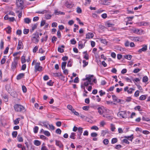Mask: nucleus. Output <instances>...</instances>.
Listing matches in <instances>:
<instances>
[{
  "mask_svg": "<svg viewBox=\"0 0 150 150\" xmlns=\"http://www.w3.org/2000/svg\"><path fill=\"white\" fill-rule=\"evenodd\" d=\"M94 76L93 75H86V78L85 79H83V80H86L87 81L83 83H82L81 85V88H83V86L85 88L86 86H87L89 84L92 85V83L91 82L92 80V78H93Z\"/></svg>",
  "mask_w": 150,
  "mask_h": 150,
  "instance_id": "obj_1",
  "label": "nucleus"
},
{
  "mask_svg": "<svg viewBox=\"0 0 150 150\" xmlns=\"http://www.w3.org/2000/svg\"><path fill=\"white\" fill-rule=\"evenodd\" d=\"M98 112L100 115L106 114L108 110L103 106H99L98 108Z\"/></svg>",
  "mask_w": 150,
  "mask_h": 150,
  "instance_id": "obj_2",
  "label": "nucleus"
},
{
  "mask_svg": "<svg viewBox=\"0 0 150 150\" xmlns=\"http://www.w3.org/2000/svg\"><path fill=\"white\" fill-rule=\"evenodd\" d=\"M39 38V34L37 33H34L32 36V40L35 43H37L38 42Z\"/></svg>",
  "mask_w": 150,
  "mask_h": 150,
  "instance_id": "obj_3",
  "label": "nucleus"
},
{
  "mask_svg": "<svg viewBox=\"0 0 150 150\" xmlns=\"http://www.w3.org/2000/svg\"><path fill=\"white\" fill-rule=\"evenodd\" d=\"M18 57H15L14 58L13 61L12 63L11 69L13 71L14 70L18 65Z\"/></svg>",
  "mask_w": 150,
  "mask_h": 150,
  "instance_id": "obj_4",
  "label": "nucleus"
},
{
  "mask_svg": "<svg viewBox=\"0 0 150 150\" xmlns=\"http://www.w3.org/2000/svg\"><path fill=\"white\" fill-rule=\"evenodd\" d=\"M14 108L15 110L17 112H21L23 110L25 109L24 107L23 106L18 104L14 105Z\"/></svg>",
  "mask_w": 150,
  "mask_h": 150,
  "instance_id": "obj_5",
  "label": "nucleus"
},
{
  "mask_svg": "<svg viewBox=\"0 0 150 150\" xmlns=\"http://www.w3.org/2000/svg\"><path fill=\"white\" fill-rule=\"evenodd\" d=\"M133 135L132 134L130 136H125V138L127 139H124L122 140V142L124 143L127 144H129V142L128 141L127 139L129 140L132 141L133 139Z\"/></svg>",
  "mask_w": 150,
  "mask_h": 150,
  "instance_id": "obj_6",
  "label": "nucleus"
},
{
  "mask_svg": "<svg viewBox=\"0 0 150 150\" xmlns=\"http://www.w3.org/2000/svg\"><path fill=\"white\" fill-rule=\"evenodd\" d=\"M40 63L37 62L35 64V71H42V67L40 66Z\"/></svg>",
  "mask_w": 150,
  "mask_h": 150,
  "instance_id": "obj_7",
  "label": "nucleus"
},
{
  "mask_svg": "<svg viewBox=\"0 0 150 150\" xmlns=\"http://www.w3.org/2000/svg\"><path fill=\"white\" fill-rule=\"evenodd\" d=\"M117 115L119 117L123 118H125L127 117L126 112L125 111L119 112L117 114Z\"/></svg>",
  "mask_w": 150,
  "mask_h": 150,
  "instance_id": "obj_8",
  "label": "nucleus"
},
{
  "mask_svg": "<svg viewBox=\"0 0 150 150\" xmlns=\"http://www.w3.org/2000/svg\"><path fill=\"white\" fill-rule=\"evenodd\" d=\"M16 5L18 7H22L23 6L24 2L23 0H16Z\"/></svg>",
  "mask_w": 150,
  "mask_h": 150,
  "instance_id": "obj_9",
  "label": "nucleus"
},
{
  "mask_svg": "<svg viewBox=\"0 0 150 150\" xmlns=\"http://www.w3.org/2000/svg\"><path fill=\"white\" fill-rule=\"evenodd\" d=\"M124 90L125 91H127L128 93L131 94L133 91H134V89L132 88H129L128 86H126L124 88Z\"/></svg>",
  "mask_w": 150,
  "mask_h": 150,
  "instance_id": "obj_10",
  "label": "nucleus"
},
{
  "mask_svg": "<svg viewBox=\"0 0 150 150\" xmlns=\"http://www.w3.org/2000/svg\"><path fill=\"white\" fill-rule=\"evenodd\" d=\"M65 6L68 8H71L74 6V4L71 2H69L68 1H66L65 3Z\"/></svg>",
  "mask_w": 150,
  "mask_h": 150,
  "instance_id": "obj_11",
  "label": "nucleus"
},
{
  "mask_svg": "<svg viewBox=\"0 0 150 150\" xmlns=\"http://www.w3.org/2000/svg\"><path fill=\"white\" fill-rule=\"evenodd\" d=\"M56 145L62 149H63V145L62 142L60 141L56 140L55 141Z\"/></svg>",
  "mask_w": 150,
  "mask_h": 150,
  "instance_id": "obj_12",
  "label": "nucleus"
},
{
  "mask_svg": "<svg viewBox=\"0 0 150 150\" xmlns=\"http://www.w3.org/2000/svg\"><path fill=\"white\" fill-rule=\"evenodd\" d=\"M23 44L21 41L19 40L18 42V45L17 47V49L18 50H19L21 49H23Z\"/></svg>",
  "mask_w": 150,
  "mask_h": 150,
  "instance_id": "obj_13",
  "label": "nucleus"
},
{
  "mask_svg": "<svg viewBox=\"0 0 150 150\" xmlns=\"http://www.w3.org/2000/svg\"><path fill=\"white\" fill-rule=\"evenodd\" d=\"M86 39H90L93 38L94 36L93 34L91 33H87L86 35Z\"/></svg>",
  "mask_w": 150,
  "mask_h": 150,
  "instance_id": "obj_14",
  "label": "nucleus"
},
{
  "mask_svg": "<svg viewBox=\"0 0 150 150\" xmlns=\"http://www.w3.org/2000/svg\"><path fill=\"white\" fill-rule=\"evenodd\" d=\"M64 45H62L61 46L59 47L58 48V51L60 53H62L64 52V49L62 48H64Z\"/></svg>",
  "mask_w": 150,
  "mask_h": 150,
  "instance_id": "obj_15",
  "label": "nucleus"
},
{
  "mask_svg": "<svg viewBox=\"0 0 150 150\" xmlns=\"http://www.w3.org/2000/svg\"><path fill=\"white\" fill-rule=\"evenodd\" d=\"M25 75L24 73H20L17 76V79L20 80L23 78Z\"/></svg>",
  "mask_w": 150,
  "mask_h": 150,
  "instance_id": "obj_16",
  "label": "nucleus"
},
{
  "mask_svg": "<svg viewBox=\"0 0 150 150\" xmlns=\"http://www.w3.org/2000/svg\"><path fill=\"white\" fill-rule=\"evenodd\" d=\"M6 30V33L8 34L10 33L11 32V28L9 26H8L5 29Z\"/></svg>",
  "mask_w": 150,
  "mask_h": 150,
  "instance_id": "obj_17",
  "label": "nucleus"
},
{
  "mask_svg": "<svg viewBox=\"0 0 150 150\" xmlns=\"http://www.w3.org/2000/svg\"><path fill=\"white\" fill-rule=\"evenodd\" d=\"M31 21V19H30L29 18H26L24 19V22L26 24H29L30 23Z\"/></svg>",
  "mask_w": 150,
  "mask_h": 150,
  "instance_id": "obj_18",
  "label": "nucleus"
},
{
  "mask_svg": "<svg viewBox=\"0 0 150 150\" xmlns=\"http://www.w3.org/2000/svg\"><path fill=\"white\" fill-rule=\"evenodd\" d=\"M76 135V134L74 132H72L71 133V135L70 136V138L71 139H75V136Z\"/></svg>",
  "mask_w": 150,
  "mask_h": 150,
  "instance_id": "obj_19",
  "label": "nucleus"
},
{
  "mask_svg": "<svg viewBox=\"0 0 150 150\" xmlns=\"http://www.w3.org/2000/svg\"><path fill=\"white\" fill-rule=\"evenodd\" d=\"M54 13L56 15H58L59 14H64V12L59 11L57 10H54Z\"/></svg>",
  "mask_w": 150,
  "mask_h": 150,
  "instance_id": "obj_20",
  "label": "nucleus"
},
{
  "mask_svg": "<svg viewBox=\"0 0 150 150\" xmlns=\"http://www.w3.org/2000/svg\"><path fill=\"white\" fill-rule=\"evenodd\" d=\"M83 53L84 54L83 58L86 60L88 59H89L88 54H87V51L84 52Z\"/></svg>",
  "mask_w": 150,
  "mask_h": 150,
  "instance_id": "obj_21",
  "label": "nucleus"
},
{
  "mask_svg": "<svg viewBox=\"0 0 150 150\" xmlns=\"http://www.w3.org/2000/svg\"><path fill=\"white\" fill-rule=\"evenodd\" d=\"M34 144L37 146H39L41 144L40 142L38 140H35L34 142Z\"/></svg>",
  "mask_w": 150,
  "mask_h": 150,
  "instance_id": "obj_22",
  "label": "nucleus"
},
{
  "mask_svg": "<svg viewBox=\"0 0 150 150\" xmlns=\"http://www.w3.org/2000/svg\"><path fill=\"white\" fill-rule=\"evenodd\" d=\"M100 41L102 43L104 44H106L107 43V42L106 40L105 39H103V38H99Z\"/></svg>",
  "mask_w": 150,
  "mask_h": 150,
  "instance_id": "obj_23",
  "label": "nucleus"
},
{
  "mask_svg": "<svg viewBox=\"0 0 150 150\" xmlns=\"http://www.w3.org/2000/svg\"><path fill=\"white\" fill-rule=\"evenodd\" d=\"M141 48V51L145 52L147 50V46L146 45H143Z\"/></svg>",
  "mask_w": 150,
  "mask_h": 150,
  "instance_id": "obj_24",
  "label": "nucleus"
},
{
  "mask_svg": "<svg viewBox=\"0 0 150 150\" xmlns=\"http://www.w3.org/2000/svg\"><path fill=\"white\" fill-rule=\"evenodd\" d=\"M20 120L21 119L20 118H16L13 121L14 124L15 125H17L18 124Z\"/></svg>",
  "mask_w": 150,
  "mask_h": 150,
  "instance_id": "obj_25",
  "label": "nucleus"
},
{
  "mask_svg": "<svg viewBox=\"0 0 150 150\" xmlns=\"http://www.w3.org/2000/svg\"><path fill=\"white\" fill-rule=\"evenodd\" d=\"M83 132V128L81 127H79L78 129V134H81Z\"/></svg>",
  "mask_w": 150,
  "mask_h": 150,
  "instance_id": "obj_26",
  "label": "nucleus"
},
{
  "mask_svg": "<svg viewBox=\"0 0 150 150\" xmlns=\"http://www.w3.org/2000/svg\"><path fill=\"white\" fill-rule=\"evenodd\" d=\"M67 63L66 62H62V68L63 70H64L66 66Z\"/></svg>",
  "mask_w": 150,
  "mask_h": 150,
  "instance_id": "obj_27",
  "label": "nucleus"
},
{
  "mask_svg": "<svg viewBox=\"0 0 150 150\" xmlns=\"http://www.w3.org/2000/svg\"><path fill=\"white\" fill-rule=\"evenodd\" d=\"M48 37V36L47 35H46L45 36V37L44 38H42L41 40V42H43L44 41L46 42L47 40V38Z\"/></svg>",
  "mask_w": 150,
  "mask_h": 150,
  "instance_id": "obj_28",
  "label": "nucleus"
},
{
  "mask_svg": "<svg viewBox=\"0 0 150 150\" xmlns=\"http://www.w3.org/2000/svg\"><path fill=\"white\" fill-rule=\"evenodd\" d=\"M132 57V56L130 55L124 56V57L128 60H130L131 59Z\"/></svg>",
  "mask_w": 150,
  "mask_h": 150,
  "instance_id": "obj_29",
  "label": "nucleus"
},
{
  "mask_svg": "<svg viewBox=\"0 0 150 150\" xmlns=\"http://www.w3.org/2000/svg\"><path fill=\"white\" fill-rule=\"evenodd\" d=\"M133 81L135 83H139L140 81V79L138 78H135L133 79Z\"/></svg>",
  "mask_w": 150,
  "mask_h": 150,
  "instance_id": "obj_30",
  "label": "nucleus"
},
{
  "mask_svg": "<svg viewBox=\"0 0 150 150\" xmlns=\"http://www.w3.org/2000/svg\"><path fill=\"white\" fill-rule=\"evenodd\" d=\"M18 134L17 132V131H13L12 133V136L13 138H16Z\"/></svg>",
  "mask_w": 150,
  "mask_h": 150,
  "instance_id": "obj_31",
  "label": "nucleus"
},
{
  "mask_svg": "<svg viewBox=\"0 0 150 150\" xmlns=\"http://www.w3.org/2000/svg\"><path fill=\"white\" fill-rule=\"evenodd\" d=\"M142 120L143 121H150V119L149 118L146 117V116H143L142 117Z\"/></svg>",
  "mask_w": 150,
  "mask_h": 150,
  "instance_id": "obj_32",
  "label": "nucleus"
},
{
  "mask_svg": "<svg viewBox=\"0 0 150 150\" xmlns=\"http://www.w3.org/2000/svg\"><path fill=\"white\" fill-rule=\"evenodd\" d=\"M106 25L108 27H112L114 25V24L110 23L109 22H108L106 23Z\"/></svg>",
  "mask_w": 150,
  "mask_h": 150,
  "instance_id": "obj_33",
  "label": "nucleus"
},
{
  "mask_svg": "<svg viewBox=\"0 0 150 150\" xmlns=\"http://www.w3.org/2000/svg\"><path fill=\"white\" fill-rule=\"evenodd\" d=\"M85 46L84 45H83V44L81 43V42H79V48L80 49H82Z\"/></svg>",
  "mask_w": 150,
  "mask_h": 150,
  "instance_id": "obj_34",
  "label": "nucleus"
},
{
  "mask_svg": "<svg viewBox=\"0 0 150 150\" xmlns=\"http://www.w3.org/2000/svg\"><path fill=\"white\" fill-rule=\"evenodd\" d=\"M148 80V79L147 76L144 77L142 79V81L143 82L146 83Z\"/></svg>",
  "mask_w": 150,
  "mask_h": 150,
  "instance_id": "obj_35",
  "label": "nucleus"
},
{
  "mask_svg": "<svg viewBox=\"0 0 150 150\" xmlns=\"http://www.w3.org/2000/svg\"><path fill=\"white\" fill-rule=\"evenodd\" d=\"M117 141V138H113L111 140V143L112 144H114L116 143Z\"/></svg>",
  "mask_w": 150,
  "mask_h": 150,
  "instance_id": "obj_36",
  "label": "nucleus"
},
{
  "mask_svg": "<svg viewBox=\"0 0 150 150\" xmlns=\"http://www.w3.org/2000/svg\"><path fill=\"white\" fill-rule=\"evenodd\" d=\"M25 57L24 56H23L21 58V62L22 64L25 63L26 62Z\"/></svg>",
  "mask_w": 150,
  "mask_h": 150,
  "instance_id": "obj_37",
  "label": "nucleus"
},
{
  "mask_svg": "<svg viewBox=\"0 0 150 150\" xmlns=\"http://www.w3.org/2000/svg\"><path fill=\"white\" fill-rule=\"evenodd\" d=\"M72 60L71 59H70L68 62L67 64V66L68 67H71L72 65Z\"/></svg>",
  "mask_w": 150,
  "mask_h": 150,
  "instance_id": "obj_38",
  "label": "nucleus"
},
{
  "mask_svg": "<svg viewBox=\"0 0 150 150\" xmlns=\"http://www.w3.org/2000/svg\"><path fill=\"white\" fill-rule=\"evenodd\" d=\"M54 76L55 77H59L60 76H62L61 74L60 73H57L54 74Z\"/></svg>",
  "mask_w": 150,
  "mask_h": 150,
  "instance_id": "obj_39",
  "label": "nucleus"
},
{
  "mask_svg": "<svg viewBox=\"0 0 150 150\" xmlns=\"http://www.w3.org/2000/svg\"><path fill=\"white\" fill-rule=\"evenodd\" d=\"M49 147L51 149V150H55V147L53 145H48Z\"/></svg>",
  "mask_w": 150,
  "mask_h": 150,
  "instance_id": "obj_40",
  "label": "nucleus"
},
{
  "mask_svg": "<svg viewBox=\"0 0 150 150\" xmlns=\"http://www.w3.org/2000/svg\"><path fill=\"white\" fill-rule=\"evenodd\" d=\"M45 17L46 19H49L51 18L52 15L49 14H46L45 15Z\"/></svg>",
  "mask_w": 150,
  "mask_h": 150,
  "instance_id": "obj_41",
  "label": "nucleus"
},
{
  "mask_svg": "<svg viewBox=\"0 0 150 150\" xmlns=\"http://www.w3.org/2000/svg\"><path fill=\"white\" fill-rule=\"evenodd\" d=\"M103 117L105 118H107L108 120H110L112 119V117L110 116L106 115V114L103 115Z\"/></svg>",
  "mask_w": 150,
  "mask_h": 150,
  "instance_id": "obj_42",
  "label": "nucleus"
},
{
  "mask_svg": "<svg viewBox=\"0 0 150 150\" xmlns=\"http://www.w3.org/2000/svg\"><path fill=\"white\" fill-rule=\"evenodd\" d=\"M4 42L3 40H1L0 43V47L1 49H3L4 48Z\"/></svg>",
  "mask_w": 150,
  "mask_h": 150,
  "instance_id": "obj_43",
  "label": "nucleus"
},
{
  "mask_svg": "<svg viewBox=\"0 0 150 150\" xmlns=\"http://www.w3.org/2000/svg\"><path fill=\"white\" fill-rule=\"evenodd\" d=\"M53 83L54 82H52L51 80H50L48 82H47V84L49 86H52L53 85Z\"/></svg>",
  "mask_w": 150,
  "mask_h": 150,
  "instance_id": "obj_44",
  "label": "nucleus"
},
{
  "mask_svg": "<svg viewBox=\"0 0 150 150\" xmlns=\"http://www.w3.org/2000/svg\"><path fill=\"white\" fill-rule=\"evenodd\" d=\"M38 127L37 126H35L33 129L34 132L35 133H36L38 132Z\"/></svg>",
  "mask_w": 150,
  "mask_h": 150,
  "instance_id": "obj_45",
  "label": "nucleus"
},
{
  "mask_svg": "<svg viewBox=\"0 0 150 150\" xmlns=\"http://www.w3.org/2000/svg\"><path fill=\"white\" fill-rule=\"evenodd\" d=\"M110 127L111 130L112 132L114 131L115 129V125L112 124H111L110 125Z\"/></svg>",
  "mask_w": 150,
  "mask_h": 150,
  "instance_id": "obj_46",
  "label": "nucleus"
},
{
  "mask_svg": "<svg viewBox=\"0 0 150 150\" xmlns=\"http://www.w3.org/2000/svg\"><path fill=\"white\" fill-rule=\"evenodd\" d=\"M43 133L45 135L47 136H49L50 135V133L47 131H44Z\"/></svg>",
  "mask_w": 150,
  "mask_h": 150,
  "instance_id": "obj_47",
  "label": "nucleus"
},
{
  "mask_svg": "<svg viewBox=\"0 0 150 150\" xmlns=\"http://www.w3.org/2000/svg\"><path fill=\"white\" fill-rule=\"evenodd\" d=\"M18 140V142H22L23 141L22 137L19 135H18L17 137Z\"/></svg>",
  "mask_w": 150,
  "mask_h": 150,
  "instance_id": "obj_48",
  "label": "nucleus"
},
{
  "mask_svg": "<svg viewBox=\"0 0 150 150\" xmlns=\"http://www.w3.org/2000/svg\"><path fill=\"white\" fill-rule=\"evenodd\" d=\"M83 67H85L88 64V62H86L85 60H83Z\"/></svg>",
  "mask_w": 150,
  "mask_h": 150,
  "instance_id": "obj_49",
  "label": "nucleus"
},
{
  "mask_svg": "<svg viewBox=\"0 0 150 150\" xmlns=\"http://www.w3.org/2000/svg\"><path fill=\"white\" fill-rule=\"evenodd\" d=\"M91 135L92 137H96L97 136L98 134L96 132H92L91 133Z\"/></svg>",
  "mask_w": 150,
  "mask_h": 150,
  "instance_id": "obj_50",
  "label": "nucleus"
},
{
  "mask_svg": "<svg viewBox=\"0 0 150 150\" xmlns=\"http://www.w3.org/2000/svg\"><path fill=\"white\" fill-rule=\"evenodd\" d=\"M103 143L105 145H107L109 143L108 140L106 139H105L103 141Z\"/></svg>",
  "mask_w": 150,
  "mask_h": 150,
  "instance_id": "obj_51",
  "label": "nucleus"
},
{
  "mask_svg": "<svg viewBox=\"0 0 150 150\" xmlns=\"http://www.w3.org/2000/svg\"><path fill=\"white\" fill-rule=\"evenodd\" d=\"M149 23L147 22H141L142 26H146L149 25Z\"/></svg>",
  "mask_w": 150,
  "mask_h": 150,
  "instance_id": "obj_52",
  "label": "nucleus"
},
{
  "mask_svg": "<svg viewBox=\"0 0 150 150\" xmlns=\"http://www.w3.org/2000/svg\"><path fill=\"white\" fill-rule=\"evenodd\" d=\"M100 93V96H102L103 95L105 94V92H103V90H101L99 91Z\"/></svg>",
  "mask_w": 150,
  "mask_h": 150,
  "instance_id": "obj_53",
  "label": "nucleus"
},
{
  "mask_svg": "<svg viewBox=\"0 0 150 150\" xmlns=\"http://www.w3.org/2000/svg\"><path fill=\"white\" fill-rule=\"evenodd\" d=\"M91 129H94V130L97 131L98 130V128L97 126H92L91 127Z\"/></svg>",
  "mask_w": 150,
  "mask_h": 150,
  "instance_id": "obj_54",
  "label": "nucleus"
},
{
  "mask_svg": "<svg viewBox=\"0 0 150 150\" xmlns=\"http://www.w3.org/2000/svg\"><path fill=\"white\" fill-rule=\"evenodd\" d=\"M76 12L78 13H81L82 12L81 9L79 7H78L76 9Z\"/></svg>",
  "mask_w": 150,
  "mask_h": 150,
  "instance_id": "obj_55",
  "label": "nucleus"
},
{
  "mask_svg": "<svg viewBox=\"0 0 150 150\" xmlns=\"http://www.w3.org/2000/svg\"><path fill=\"white\" fill-rule=\"evenodd\" d=\"M43 124L44 126L47 128L49 129L48 127V126L49 125V124L47 122H43Z\"/></svg>",
  "mask_w": 150,
  "mask_h": 150,
  "instance_id": "obj_56",
  "label": "nucleus"
},
{
  "mask_svg": "<svg viewBox=\"0 0 150 150\" xmlns=\"http://www.w3.org/2000/svg\"><path fill=\"white\" fill-rule=\"evenodd\" d=\"M22 90L24 93H26L27 91L26 87L24 86H22Z\"/></svg>",
  "mask_w": 150,
  "mask_h": 150,
  "instance_id": "obj_57",
  "label": "nucleus"
},
{
  "mask_svg": "<svg viewBox=\"0 0 150 150\" xmlns=\"http://www.w3.org/2000/svg\"><path fill=\"white\" fill-rule=\"evenodd\" d=\"M38 47L37 46H35L33 49V52L34 53L36 52V51L38 50Z\"/></svg>",
  "mask_w": 150,
  "mask_h": 150,
  "instance_id": "obj_58",
  "label": "nucleus"
},
{
  "mask_svg": "<svg viewBox=\"0 0 150 150\" xmlns=\"http://www.w3.org/2000/svg\"><path fill=\"white\" fill-rule=\"evenodd\" d=\"M134 33H135L138 34L140 33V30L139 29L136 28L134 29Z\"/></svg>",
  "mask_w": 150,
  "mask_h": 150,
  "instance_id": "obj_59",
  "label": "nucleus"
},
{
  "mask_svg": "<svg viewBox=\"0 0 150 150\" xmlns=\"http://www.w3.org/2000/svg\"><path fill=\"white\" fill-rule=\"evenodd\" d=\"M29 30L28 29H25L23 30V33L25 34H27L29 32Z\"/></svg>",
  "mask_w": 150,
  "mask_h": 150,
  "instance_id": "obj_60",
  "label": "nucleus"
},
{
  "mask_svg": "<svg viewBox=\"0 0 150 150\" xmlns=\"http://www.w3.org/2000/svg\"><path fill=\"white\" fill-rule=\"evenodd\" d=\"M71 43L73 45H75L76 42V41L75 40L74 38L71 39L70 40Z\"/></svg>",
  "mask_w": 150,
  "mask_h": 150,
  "instance_id": "obj_61",
  "label": "nucleus"
},
{
  "mask_svg": "<svg viewBox=\"0 0 150 150\" xmlns=\"http://www.w3.org/2000/svg\"><path fill=\"white\" fill-rule=\"evenodd\" d=\"M112 97L114 101L116 102L117 101V98L115 95H113Z\"/></svg>",
  "mask_w": 150,
  "mask_h": 150,
  "instance_id": "obj_62",
  "label": "nucleus"
},
{
  "mask_svg": "<svg viewBox=\"0 0 150 150\" xmlns=\"http://www.w3.org/2000/svg\"><path fill=\"white\" fill-rule=\"evenodd\" d=\"M61 132V130L58 128L56 129V133L57 134H60Z\"/></svg>",
  "mask_w": 150,
  "mask_h": 150,
  "instance_id": "obj_63",
  "label": "nucleus"
},
{
  "mask_svg": "<svg viewBox=\"0 0 150 150\" xmlns=\"http://www.w3.org/2000/svg\"><path fill=\"white\" fill-rule=\"evenodd\" d=\"M41 149V150H48L47 148L45 146H43L42 145Z\"/></svg>",
  "mask_w": 150,
  "mask_h": 150,
  "instance_id": "obj_64",
  "label": "nucleus"
}]
</instances>
